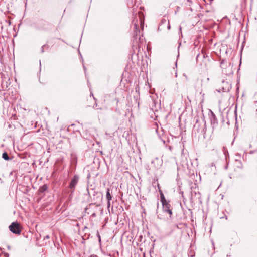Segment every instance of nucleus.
<instances>
[{"mask_svg": "<svg viewBox=\"0 0 257 257\" xmlns=\"http://www.w3.org/2000/svg\"><path fill=\"white\" fill-rule=\"evenodd\" d=\"M9 230L14 234L20 235L22 231V227L20 223L14 222L9 227Z\"/></svg>", "mask_w": 257, "mask_h": 257, "instance_id": "1", "label": "nucleus"}, {"mask_svg": "<svg viewBox=\"0 0 257 257\" xmlns=\"http://www.w3.org/2000/svg\"><path fill=\"white\" fill-rule=\"evenodd\" d=\"M79 177L78 175H75L73 176L69 185V188L71 189V193L72 194L75 189L76 186L78 183Z\"/></svg>", "mask_w": 257, "mask_h": 257, "instance_id": "2", "label": "nucleus"}, {"mask_svg": "<svg viewBox=\"0 0 257 257\" xmlns=\"http://www.w3.org/2000/svg\"><path fill=\"white\" fill-rule=\"evenodd\" d=\"M163 210L164 212L167 213L169 214L170 217L172 215V208L170 203L169 201H166L164 204H162Z\"/></svg>", "mask_w": 257, "mask_h": 257, "instance_id": "3", "label": "nucleus"}, {"mask_svg": "<svg viewBox=\"0 0 257 257\" xmlns=\"http://www.w3.org/2000/svg\"><path fill=\"white\" fill-rule=\"evenodd\" d=\"M164 26H167L168 30L170 29L171 26L169 21L166 18H163L162 19L159 28H163Z\"/></svg>", "mask_w": 257, "mask_h": 257, "instance_id": "4", "label": "nucleus"}, {"mask_svg": "<svg viewBox=\"0 0 257 257\" xmlns=\"http://www.w3.org/2000/svg\"><path fill=\"white\" fill-rule=\"evenodd\" d=\"M211 124L213 127H216L218 124V120L215 114L211 111L210 115Z\"/></svg>", "mask_w": 257, "mask_h": 257, "instance_id": "5", "label": "nucleus"}, {"mask_svg": "<svg viewBox=\"0 0 257 257\" xmlns=\"http://www.w3.org/2000/svg\"><path fill=\"white\" fill-rule=\"evenodd\" d=\"M151 164L153 165L156 169L159 168L162 164L161 161L158 158H155L151 162Z\"/></svg>", "mask_w": 257, "mask_h": 257, "instance_id": "6", "label": "nucleus"}, {"mask_svg": "<svg viewBox=\"0 0 257 257\" xmlns=\"http://www.w3.org/2000/svg\"><path fill=\"white\" fill-rule=\"evenodd\" d=\"M46 24L47 22L42 20L40 22V23L38 24L37 28L38 29H45Z\"/></svg>", "mask_w": 257, "mask_h": 257, "instance_id": "7", "label": "nucleus"}, {"mask_svg": "<svg viewBox=\"0 0 257 257\" xmlns=\"http://www.w3.org/2000/svg\"><path fill=\"white\" fill-rule=\"evenodd\" d=\"M47 189H48L47 185L46 184H44L39 188L38 191L40 193H42L44 192Z\"/></svg>", "mask_w": 257, "mask_h": 257, "instance_id": "8", "label": "nucleus"}, {"mask_svg": "<svg viewBox=\"0 0 257 257\" xmlns=\"http://www.w3.org/2000/svg\"><path fill=\"white\" fill-rule=\"evenodd\" d=\"M159 192L160 194V200L162 204H164V203L167 201V200L165 199V196L162 192V191L159 189Z\"/></svg>", "mask_w": 257, "mask_h": 257, "instance_id": "9", "label": "nucleus"}, {"mask_svg": "<svg viewBox=\"0 0 257 257\" xmlns=\"http://www.w3.org/2000/svg\"><path fill=\"white\" fill-rule=\"evenodd\" d=\"M106 198L107 201H111L112 199V196L110 193V190L109 188H107L106 191Z\"/></svg>", "mask_w": 257, "mask_h": 257, "instance_id": "10", "label": "nucleus"}, {"mask_svg": "<svg viewBox=\"0 0 257 257\" xmlns=\"http://www.w3.org/2000/svg\"><path fill=\"white\" fill-rule=\"evenodd\" d=\"M2 158L5 160H9V157L6 152H4L2 154Z\"/></svg>", "mask_w": 257, "mask_h": 257, "instance_id": "11", "label": "nucleus"}, {"mask_svg": "<svg viewBox=\"0 0 257 257\" xmlns=\"http://www.w3.org/2000/svg\"><path fill=\"white\" fill-rule=\"evenodd\" d=\"M0 257H9L8 253L2 252L0 253Z\"/></svg>", "mask_w": 257, "mask_h": 257, "instance_id": "12", "label": "nucleus"}, {"mask_svg": "<svg viewBox=\"0 0 257 257\" xmlns=\"http://www.w3.org/2000/svg\"><path fill=\"white\" fill-rule=\"evenodd\" d=\"M6 22L8 24V26H10L11 22L10 20H6Z\"/></svg>", "mask_w": 257, "mask_h": 257, "instance_id": "13", "label": "nucleus"}, {"mask_svg": "<svg viewBox=\"0 0 257 257\" xmlns=\"http://www.w3.org/2000/svg\"><path fill=\"white\" fill-rule=\"evenodd\" d=\"M110 206V201H107V206L108 207H109Z\"/></svg>", "mask_w": 257, "mask_h": 257, "instance_id": "14", "label": "nucleus"}, {"mask_svg": "<svg viewBox=\"0 0 257 257\" xmlns=\"http://www.w3.org/2000/svg\"><path fill=\"white\" fill-rule=\"evenodd\" d=\"M45 47V45H43L42 47V52H44V47Z\"/></svg>", "mask_w": 257, "mask_h": 257, "instance_id": "15", "label": "nucleus"}, {"mask_svg": "<svg viewBox=\"0 0 257 257\" xmlns=\"http://www.w3.org/2000/svg\"><path fill=\"white\" fill-rule=\"evenodd\" d=\"M45 238L49 239V235L46 236Z\"/></svg>", "mask_w": 257, "mask_h": 257, "instance_id": "16", "label": "nucleus"}, {"mask_svg": "<svg viewBox=\"0 0 257 257\" xmlns=\"http://www.w3.org/2000/svg\"><path fill=\"white\" fill-rule=\"evenodd\" d=\"M92 216H94V217H95L96 216V214L95 213H93L92 214Z\"/></svg>", "mask_w": 257, "mask_h": 257, "instance_id": "17", "label": "nucleus"}, {"mask_svg": "<svg viewBox=\"0 0 257 257\" xmlns=\"http://www.w3.org/2000/svg\"><path fill=\"white\" fill-rule=\"evenodd\" d=\"M203 58L205 59V61L206 60V58H205V56L204 55H203Z\"/></svg>", "mask_w": 257, "mask_h": 257, "instance_id": "18", "label": "nucleus"}, {"mask_svg": "<svg viewBox=\"0 0 257 257\" xmlns=\"http://www.w3.org/2000/svg\"><path fill=\"white\" fill-rule=\"evenodd\" d=\"M255 103H257V101Z\"/></svg>", "mask_w": 257, "mask_h": 257, "instance_id": "19", "label": "nucleus"}]
</instances>
